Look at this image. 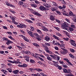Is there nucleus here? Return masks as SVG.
I'll list each match as a JSON object with an SVG mask.
<instances>
[{"instance_id": "f257e3e1", "label": "nucleus", "mask_w": 76, "mask_h": 76, "mask_svg": "<svg viewBox=\"0 0 76 76\" xmlns=\"http://www.w3.org/2000/svg\"><path fill=\"white\" fill-rule=\"evenodd\" d=\"M68 25H69V23L66 22H64V23L61 24V28L62 29H66L69 27Z\"/></svg>"}, {"instance_id": "f03ea898", "label": "nucleus", "mask_w": 76, "mask_h": 76, "mask_svg": "<svg viewBox=\"0 0 76 76\" xmlns=\"http://www.w3.org/2000/svg\"><path fill=\"white\" fill-rule=\"evenodd\" d=\"M26 31L31 37H34V33L31 32V31L28 30L27 29H26Z\"/></svg>"}, {"instance_id": "7ed1b4c3", "label": "nucleus", "mask_w": 76, "mask_h": 76, "mask_svg": "<svg viewBox=\"0 0 76 76\" xmlns=\"http://www.w3.org/2000/svg\"><path fill=\"white\" fill-rule=\"evenodd\" d=\"M70 43L74 47H76V44L75 43V41L74 40L71 39L70 40Z\"/></svg>"}, {"instance_id": "20e7f679", "label": "nucleus", "mask_w": 76, "mask_h": 76, "mask_svg": "<svg viewBox=\"0 0 76 76\" xmlns=\"http://www.w3.org/2000/svg\"><path fill=\"white\" fill-rule=\"evenodd\" d=\"M76 15L73 13L72 12L70 11L69 12V16H75Z\"/></svg>"}, {"instance_id": "39448f33", "label": "nucleus", "mask_w": 76, "mask_h": 76, "mask_svg": "<svg viewBox=\"0 0 76 76\" xmlns=\"http://www.w3.org/2000/svg\"><path fill=\"white\" fill-rule=\"evenodd\" d=\"M65 30H67V31H68V32H70L71 31H74V29H73V28H72L69 27V28H67Z\"/></svg>"}, {"instance_id": "423d86ee", "label": "nucleus", "mask_w": 76, "mask_h": 76, "mask_svg": "<svg viewBox=\"0 0 76 76\" xmlns=\"http://www.w3.org/2000/svg\"><path fill=\"white\" fill-rule=\"evenodd\" d=\"M13 42H12L10 40L8 39L7 42L6 43V44H7V45H9L10 44H13Z\"/></svg>"}, {"instance_id": "0eeeda50", "label": "nucleus", "mask_w": 76, "mask_h": 76, "mask_svg": "<svg viewBox=\"0 0 76 76\" xmlns=\"http://www.w3.org/2000/svg\"><path fill=\"white\" fill-rule=\"evenodd\" d=\"M50 56L54 60H56V57H57V56L56 55L54 54V55H50Z\"/></svg>"}, {"instance_id": "6e6552de", "label": "nucleus", "mask_w": 76, "mask_h": 76, "mask_svg": "<svg viewBox=\"0 0 76 76\" xmlns=\"http://www.w3.org/2000/svg\"><path fill=\"white\" fill-rule=\"evenodd\" d=\"M39 9L42 11H44L46 10L45 8L42 6H40L39 7Z\"/></svg>"}, {"instance_id": "1a4fd4ad", "label": "nucleus", "mask_w": 76, "mask_h": 76, "mask_svg": "<svg viewBox=\"0 0 76 76\" xmlns=\"http://www.w3.org/2000/svg\"><path fill=\"white\" fill-rule=\"evenodd\" d=\"M33 14H34L35 15H37L39 16H41V15L38 13L37 12H33Z\"/></svg>"}, {"instance_id": "9d476101", "label": "nucleus", "mask_w": 76, "mask_h": 76, "mask_svg": "<svg viewBox=\"0 0 76 76\" xmlns=\"http://www.w3.org/2000/svg\"><path fill=\"white\" fill-rule=\"evenodd\" d=\"M50 19L52 21H54V20H55V18L54 17V16H53L52 15L50 16Z\"/></svg>"}, {"instance_id": "9b49d317", "label": "nucleus", "mask_w": 76, "mask_h": 76, "mask_svg": "<svg viewBox=\"0 0 76 76\" xmlns=\"http://www.w3.org/2000/svg\"><path fill=\"white\" fill-rule=\"evenodd\" d=\"M27 26H26V25L24 24H22L20 25V28H26Z\"/></svg>"}, {"instance_id": "f8f14e48", "label": "nucleus", "mask_w": 76, "mask_h": 76, "mask_svg": "<svg viewBox=\"0 0 76 76\" xmlns=\"http://www.w3.org/2000/svg\"><path fill=\"white\" fill-rule=\"evenodd\" d=\"M45 39L46 41L48 42L50 40V38L48 36H46L45 38Z\"/></svg>"}, {"instance_id": "ddd939ff", "label": "nucleus", "mask_w": 76, "mask_h": 76, "mask_svg": "<svg viewBox=\"0 0 76 76\" xmlns=\"http://www.w3.org/2000/svg\"><path fill=\"white\" fill-rule=\"evenodd\" d=\"M68 51L66 50L65 49V50H64V51L62 52H61V53L62 54H67V53H68Z\"/></svg>"}, {"instance_id": "4468645a", "label": "nucleus", "mask_w": 76, "mask_h": 76, "mask_svg": "<svg viewBox=\"0 0 76 76\" xmlns=\"http://www.w3.org/2000/svg\"><path fill=\"white\" fill-rule=\"evenodd\" d=\"M44 6L46 7H48V8H50V7H51V5L48 4H44Z\"/></svg>"}, {"instance_id": "2eb2a0df", "label": "nucleus", "mask_w": 76, "mask_h": 76, "mask_svg": "<svg viewBox=\"0 0 76 76\" xmlns=\"http://www.w3.org/2000/svg\"><path fill=\"white\" fill-rule=\"evenodd\" d=\"M37 70V72H42V70L39 68L33 69V70Z\"/></svg>"}, {"instance_id": "dca6fc26", "label": "nucleus", "mask_w": 76, "mask_h": 76, "mask_svg": "<svg viewBox=\"0 0 76 76\" xmlns=\"http://www.w3.org/2000/svg\"><path fill=\"white\" fill-rule=\"evenodd\" d=\"M42 46L43 48H45V49H48V47L45 44H42Z\"/></svg>"}, {"instance_id": "f3484780", "label": "nucleus", "mask_w": 76, "mask_h": 76, "mask_svg": "<svg viewBox=\"0 0 76 76\" xmlns=\"http://www.w3.org/2000/svg\"><path fill=\"white\" fill-rule=\"evenodd\" d=\"M25 20L26 22H27L28 23H33V22L30 20L25 19Z\"/></svg>"}, {"instance_id": "a211bd4d", "label": "nucleus", "mask_w": 76, "mask_h": 76, "mask_svg": "<svg viewBox=\"0 0 76 76\" xmlns=\"http://www.w3.org/2000/svg\"><path fill=\"white\" fill-rule=\"evenodd\" d=\"M53 38H55V39H56L57 40H58L59 41H60V39L58 38V37H57L56 36L53 34Z\"/></svg>"}, {"instance_id": "6ab92c4d", "label": "nucleus", "mask_w": 76, "mask_h": 76, "mask_svg": "<svg viewBox=\"0 0 76 76\" xmlns=\"http://www.w3.org/2000/svg\"><path fill=\"white\" fill-rule=\"evenodd\" d=\"M42 27L43 28V31H48V30L47 29V28H45V27L42 26Z\"/></svg>"}, {"instance_id": "aec40b11", "label": "nucleus", "mask_w": 76, "mask_h": 76, "mask_svg": "<svg viewBox=\"0 0 76 76\" xmlns=\"http://www.w3.org/2000/svg\"><path fill=\"white\" fill-rule=\"evenodd\" d=\"M24 53L27 54V55H29L31 54V52L28 51H26L24 52Z\"/></svg>"}, {"instance_id": "412c9836", "label": "nucleus", "mask_w": 76, "mask_h": 76, "mask_svg": "<svg viewBox=\"0 0 76 76\" xmlns=\"http://www.w3.org/2000/svg\"><path fill=\"white\" fill-rule=\"evenodd\" d=\"M47 58L48 60H49V61H52V58H51V57L49 56L47 57Z\"/></svg>"}, {"instance_id": "4be33fe9", "label": "nucleus", "mask_w": 76, "mask_h": 76, "mask_svg": "<svg viewBox=\"0 0 76 76\" xmlns=\"http://www.w3.org/2000/svg\"><path fill=\"white\" fill-rule=\"evenodd\" d=\"M8 37L9 38H10V39H12V40H13V41H15V39L13 38L12 37V36H11L10 35L8 36Z\"/></svg>"}, {"instance_id": "5701e85b", "label": "nucleus", "mask_w": 76, "mask_h": 76, "mask_svg": "<svg viewBox=\"0 0 76 76\" xmlns=\"http://www.w3.org/2000/svg\"><path fill=\"white\" fill-rule=\"evenodd\" d=\"M53 63H54L55 64H54V65L55 66H56V67L58 66L59 65H58V64H56L57 63V62L54 61H53Z\"/></svg>"}, {"instance_id": "b1692460", "label": "nucleus", "mask_w": 76, "mask_h": 76, "mask_svg": "<svg viewBox=\"0 0 76 76\" xmlns=\"http://www.w3.org/2000/svg\"><path fill=\"white\" fill-rule=\"evenodd\" d=\"M33 44L35 47H39V45L37 43H33Z\"/></svg>"}, {"instance_id": "393cba45", "label": "nucleus", "mask_w": 76, "mask_h": 76, "mask_svg": "<svg viewBox=\"0 0 76 76\" xmlns=\"http://www.w3.org/2000/svg\"><path fill=\"white\" fill-rule=\"evenodd\" d=\"M13 72L14 74H17V73L19 72V70H16L15 71H13Z\"/></svg>"}, {"instance_id": "a878e982", "label": "nucleus", "mask_w": 76, "mask_h": 76, "mask_svg": "<svg viewBox=\"0 0 76 76\" xmlns=\"http://www.w3.org/2000/svg\"><path fill=\"white\" fill-rule=\"evenodd\" d=\"M31 6H32L33 7H35V8L37 6V5L34 4H31Z\"/></svg>"}, {"instance_id": "bb28decb", "label": "nucleus", "mask_w": 76, "mask_h": 76, "mask_svg": "<svg viewBox=\"0 0 76 76\" xmlns=\"http://www.w3.org/2000/svg\"><path fill=\"white\" fill-rule=\"evenodd\" d=\"M51 9L52 11H56V10H57V9L55 8L54 7H52Z\"/></svg>"}, {"instance_id": "cd10ccee", "label": "nucleus", "mask_w": 76, "mask_h": 76, "mask_svg": "<svg viewBox=\"0 0 76 76\" xmlns=\"http://www.w3.org/2000/svg\"><path fill=\"white\" fill-rule=\"evenodd\" d=\"M7 70H8V71L10 73H11V72H12V69L9 68H7Z\"/></svg>"}, {"instance_id": "c85d7f7f", "label": "nucleus", "mask_w": 76, "mask_h": 76, "mask_svg": "<svg viewBox=\"0 0 76 76\" xmlns=\"http://www.w3.org/2000/svg\"><path fill=\"white\" fill-rule=\"evenodd\" d=\"M30 63H31L34 64V63H35V61H34V60H33L32 59H30Z\"/></svg>"}, {"instance_id": "c756f323", "label": "nucleus", "mask_w": 76, "mask_h": 76, "mask_svg": "<svg viewBox=\"0 0 76 76\" xmlns=\"http://www.w3.org/2000/svg\"><path fill=\"white\" fill-rule=\"evenodd\" d=\"M69 56H70L72 58H75V57L71 53H70L69 54Z\"/></svg>"}, {"instance_id": "7c9ffc66", "label": "nucleus", "mask_w": 76, "mask_h": 76, "mask_svg": "<svg viewBox=\"0 0 76 76\" xmlns=\"http://www.w3.org/2000/svg\"><path fill=\"white\" fill-rule=\"evenodd\" d=\"M2 39H3V41H7V40H8V39H7V38L6 37L2 38Z\"/></svg>"}, {"instance_id": "2f4dec72", "label": "nucleus", "mask_w": 76, "mask_h": 76, "mask_svg": "<svg viewBox=\"0 0 76 76\" xmlns=\"http://www.w3.org/2000/svg\"><path fill=\"white\" fill-rule=\"evenodd\" d=\"M69 50L71 51V52H72V53H75V50L73 49H71L70 48L69 49Z\"/></svg>"}, {"instance_id": "473e14b6", "label": "nucleus", "mask_w": 76, "mask_h": 76, "mask_svg": "<svg viewBox=\"0 0 76 76\" xmlns=\"http://www.w3.org/2000/svg\"><path fill=\"white\" fill-rule=\"evenodd\" d=\"M21 46L23 48H25L26 47V46L22 43H21Z\"/></svg>"}, {"instance_id": "72a5a7b5", "label": "nucleus", "mask_w": 76, "mask_h": 76, "mask_svg": "<svg viewBox=\"0 0 76 76\" xmlns=\"http://www.w3.org/2000/svg\"><path fill=\"white\" fill-rule=\"evenodd\" d=\"M11 19L12 20L13 22H15V18L12 17Z\"/></svg>"}, {"instance_id": "f704fd0d", "label": "nucleus", "mask_w": 76, "mask_h": 76, "mask_svg": "<svg viewBox=\"0 0 76 76\" xmlns=\"http://www.w3.org/2000/svg\"><path fill=\"white\" fill-rule=\"evenodd\" d=\"M63 15H64L65 16H69V14L68 13H65L63 12Z\"/></svg>"}, {"instance_id": "c9c22d12", "label": "nucleus", "mask_w": 76, "mask_h": 76, "mask_svg": "<svg viewBox=\"0 0 76 76\" xmlns=\"http://www.w3.org/2000/svg\"><path fill=\"white\" fill-rule=\"evenodd\" d=\"M23 39L24 40L26 41V42H29V40H28V39H27V38H26L25 37H23Z\"/></svg>"}, {"instance_id": "e433bc0d", "label": "nucleus", "mask_w": 76, "mask_h": 76, "mask_svg": "<svg viewBox=\"0 0 76 76\" xmlns=\"http://www.w3.org/2000/svg\"><path fill=\"white\" fill-rule=\"evenodd\" d=\"M19 4H20V5H23V2L21 1H20L19 2Z\"/></svg>"}, {"instance_id": "4c0bfd02", "label": "nucleus", "mask_w": 76, "mask_h": 76, "mask_svg": "<svg viewBox=\"0 0 76 76\" xmlns=\"http://www.w3.org/2000/svg\"><path fill=\"white\" fill-rule=\"evenodd\" d=\"M37 32H38L40 34H42V32H41V30H40L39 29L37 30Z\"/></svg>"}, {"instance_id": "58836bf2", "label": "nucleus", "mask_w": 76, "mask_h": 76, "mask_svg": "<svg viewBox=\"0 0 76 76\" xmlns=\"http://www.w3.org/2000/svg\"><path fill=\"white\" fill-rule=\"evenodd\" d=\"M36 39H37L38 41H40L41 40V38H40L39 37H36Z\"/></svg>"}, {"instance_id": "ea45409f", "label": "nucleus", "mask_w": 76, "mask_h": 76, "mask_svg": "<svg viewBox=\"0 0 76 76\" xmlns=\"http://www.w3.org/2000/svg\"><path fill=\"white\" fill-rule=\"evenodd\" d=\"M45 45L47 46H50V44L48 43H45Z\"/></svg>"}, {"instance_id": "a19ab883", "label": "nucleus", "mask_w": 76, "mask_h": 76, "mask_svg": "<svg viewBox=\"0 0 76 76\" xmlns=\"http://www.w3.org/2000/svg\"><path fill=\"white\" fill-rule=\"evenodd\" d=\"M64 60H66V61H67V62L68 63L69 62V60L67 58H64Z\"/></svg>"}, {"instance_id": "79ce46f5", "label": "nucleus", "mask_w": 76, "mask_h": 76, "mask_svg": "<svg viewBox=\"0 0 76 76\" xmlns=\"http://www.w3.org/2000/svg\"><path fill=\"white\" fill-rule=\"evenodd\" d=\"M22 67H27V64H23L22 65Z\"/></svg>"}, {"instance_id": "37998d69", "label": "nucleus", "mask_w": 76, "mask_h": 76, "mask_svg": "<svg viewBox=\"0 0 76 76\" xmlns=\"http://www.w3.org/2000/svg\"><path fill=\"white\" fill-rule=\"evenodd\" d=\"M63 39H64V40L66 41H68V40L69 39L68 38H63Z\"/></svg>"}, {"instance_id": "c03bdc74", "label": "nucleus", "mask_w": 76, "mask_h": 76, "mask_svg": "<svg viewBox=\"0 0 76 76\" xmlns=\"http://www.w3.org/2000/svg\"><path fill=\"white\" fill-rule=\"evenodd\" d=\"M67 69H63V72H64V73H67Z\"/></svg>"}, {"instance_id": "a18cd8bd", "label": "nucleus", "mask_w": 76, "mask_h": 76, "mask_svg": "<svg viewBox=\"0 0 76 76\" xmlns=\"http://www.w3.org/2000/svg\"><path fill=\"white\" fill-rule=\"evenodd\" d=\"M35 2L37 4H39V3H40V2L37 0H35Z\"/></svg>"}, {"instance_id": "49530a36", "label": "nucleus", "mask_w": 76, "mask_h": 76, "mask_svg": "<svg viewBox=\"0 0 76 76\" xmlns=\"http://www.w3.org/2000/svg\"><path fill=\"white\" fill-rule=\"evenodd\" d=\"M38 58H39V59H40V60H41V61H44V59H43L39 57H38Z\"/></svg>"}, {"instance_id": "de8ad7c7", "label": "nucleus", "mask_w": 76, "mask_h": 76, "mask_svg": "<svg viewBox=\"0 0 76 76\" xmlns=\"http://www.w3.org/2000/svg\"><path fill=\"white\" fill-rule=\"evenodd\" d=\"M53 4L55 6H57V4L56 3V2H53Z\"/></svg>"}, {"instance_id": "09e8293b", "label": "nucleus", "mask_w": 76, "mask_h": 76, "mask_svg": "<svg viewBox=\"0 0 76 76\" xmlns=\"http://www.w3.org/2000/svg\"><path fill=\"white\" fill-rule=\"evenodd\" d=\"M8 61L9 62V63H13L14 64V62L12 61H10L9 60H8Z\"/></svg>"}, {"instance_id": "8fccbe9b", "label": "nucleus", "mask_w": 76, "mask_h": 76, "mask_svg": "<svg viewBox=\"0 0 76 76\" xmlns=\"http://www.w3.org/2000/svg\"><path fill=\"white\" fill-rule=\"evenodd\" d=\"M71 71V70L70 69H68L67 70L66 73H70V72Z\"/></svg>"}, {"instance_id": "3c124183", "label": "nucleus", "mask_w": 76, "mask_h": 76, "mask_svg": "<svg viewBox=\"0 0 76 76\" xmlns=\"http://www.w3.org/2000/svg\"><path fill=\"white\" fill-rule=\"evenodd\" d=\"M17 47L18 48H19V49H20V50H21V49H22V48L20 47V46H19L17 45Z\"/></svg>"}, {"instance_id": "603ef678", "label": "nucleus", "mask_w": 76, "mask_h": 76, "mask_svg": "<svg viewBox=\"0 0 76 76\" xmlns=\"http://www.w3.org/2000/svg\"><path fill=\"white\" fill-rule=\"evenodd\" d=\"M62 66H63V67H64V68H67L68 67V66H67V65H64V64L63 65H62Z\"/></svg>"}, {"instance_id": "864d4df0", "label": "nucleus", "mask_w": 76, "mask_h": 76, "mask_svg": "<svg viewBox=\"0 0 76 76\" xmlns=\"http://www.w3.org/2000/svg\"><path fill=\"white\" fill-rule=\"evenodd\" d=\"M56 35H57L59 37H60V36H62L61 34H60V33H57L56 34Z\"/></svg>"}, {"instance_id": "5fc2aeb1", "label": "nucleus", "mask_w": 76, "mask_h": 76, "mask_svg": "<svg viewBox=\"0 0 76 76\" xmlns=\"http://www.w3.org/2000/svg\"><path fill=\"white\" fill-rule=\"evenodd\" d=\"M56 12L57 13H58V14L59 15H61V12H59V11H57Z\"/></svg>"}, {"instance_id": "6e6d98bb", "label": "nucleus", "mask_w": 76, "mask_h": 76, "mask_svg": "<svg viewBox=\"0 0 76 76\" xmlns=\"http://www.w3.org/2000/svg\"><path fill=\"white\" fill-rule=\"evenodd\" d=\"M56 29H57L58 31H60V28H58L57 27H54Z\"/></svg>"}, {"instance_id": "4d7b16f0", "label": "nucleus", "mask_w": 76, "mask_h": 76, "mask_svg": "<svg viewBox=\"0 0 76 76\" xmlns=\"http://www.w3.org/2000/svg\"><path fill=\"white\" fill-rule=\"evenodd\" d=\"M33 57H34V58H38V56H37L35 55H34V54H33Z\"/></svg>"}, {"instance_id": "13d9d810", "label": "nucleus", "mask_w": 76, "mask_h": 76, "mask_svg": "<svg viewBox=\"0 0 76 76\" xmlns=\"http://www.w3.org/2000/svg\"><path fill=\"white\" fill-rule=\"evenodd\" d=\"M65 20H66L67 22H69V23H70V20H69L67 18H66L65 19Z\"/></svg>"}, {"instance_id": "bf43d9fd", "label": "nucleus", "mask_w": 76, "mask_h": 76, "mask_svg": "<svg viewBox=\"0 0 76 76\" xmlns=\"http://www.w3.org/2000/svg\"><path fill=\"white\" fill-rule=\"evenodd\" d=\"M8 49H9V50H11V49L12 48V47L11 46H10L8 47Z\"/></svg>"}, {"instance_id": "052dcab7", "label": "nucleus", "mask_w": 76, "mask_h": 76, "mask_svg": "<svg viewBox=\"0 0 76 76\" xmlns=\"http://www.w3.org/2000/svg\"><path fill=\"white\" fill-rule=\"evenodd\" d=\"M7 33L8 34H9V35H11V34H12V33L11 32H7Z\"/></svg>"}, {"instance_id": "680f3d73", "label": "nucleus", "mask_w": 76, "mask_h": 76, "mask_svg": "<svg viewBox=\"0 0 76 76\" xmlns=\"http://www.w3.org/2000/svg\"><path fill=\"white\" fill-rule=\"evenodd\" d=\"M56 60H60V57L57 56V57H56Z\"/></svg>"}, {"instance_id": "e2e57ef3", "label": "nucleus", "mask_w": 76, "mask_h": 76, "mask_svg": "<svg viewBox=\"0 0 76 76\" xmlns=\"http://www.w3.org/2000/svg\"><path fill=\"white\" fill-rule=\"evenodd\" d=\"M58 69H59V70H61L62 69V67H61V66H59H59H58Z\"/></svg>"}, {"instance_id": "0e129e2a", "label": "nucleus", "mask_w": 76, "mask_h": 76, "mask_svg": "<svg viewBox=\"0 0 76 76\" xmlns=\"http://www.w3.org/2000/svg\"><path fill=\"white\" fill-rule=\"evenodd\" d=\"M56 22H57L58 23H60V21L59 20H57V19H56Z\"/></svg>"}, {"instance_id": "69168bd1", "label": "nucleus", "mask_w": 76, "mask_h": 76, "mask_svg": "<svg viewBox=\"0 0 76 76\" xmlns=\"http://www.w3.org/2000/svg\"><path fill=\"white\" fill-rule=\"evenodd\" d=\"M44 73L43 72H41L40 73V75H41L42 76H44Z\"/></svg>"}, {"instance_id": "338daca9", "label": "nucleus", "mask_w": 76, "mask_h": 76, "mask_svg": "<svg viewBox=\"0 0 76 76\" xmlns=\"http://www.w3.org/2000/svg\"><path fill=\"white\" fill-rule=\"evenodd\" d=\"M71 27H72V28H75L76 27L75 26L73 25H71Z\"/></svg>"}, {"instance_id": "774afa93", "label": "nucleus", "mask_w": 76, "mask_h": 76, "mask_svg": "<svg viewBox=\"0 0 76 76\" xmlns=\"http://www.w3.org/2000/svg\"><path fill=\"white\" fill-rule=\"evenodd\" d=\"M37 25L38 26H42V24H41V23H38L37 24Z\"/></svg>"}]
</instances>
